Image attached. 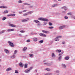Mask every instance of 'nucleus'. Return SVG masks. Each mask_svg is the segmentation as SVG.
<instances>
[{
    "instance_id": "obj_1",
    "label": "nucleus",
    "mask_w": 75,
    "mask_h": 75,
    "mask_svg": "<svg viewBox=\"0 0 75 75\" xmlns=\"http://www.w3.org/2000/svg\"><path fill=\"white\" fill-rule=\"evenodd\" d=\"M38 20H41L42 21H48V19L43 18H38Z\"/></svg>"
},
{
    "instance_id": "obj_2",
    "label": "nucleus",
    "mask_w": 75,
    "mask_h": 75,
    "mask_svg": "<svg viewBox=\"0 0 75 75\" xmlns=\"http://www.w3.org/2000/svg\"><path fill=\"white\" fill-rule=\"evenodd\" d=\"M33 69V67H30L28 69H26L24 71L25 73H28L29 72H30V71Z\"/></svg>"
},
{
    "instance_id": "obj_3",
    "label": "nucleus",
    "mask_w": 75,
    "mask_h": 75,
    "mask_svg": "<svg viewBox=\"0 0 75 75\" xmlns=\"http://www.w3.org/2000/svg\"><path fill=\"white\" fill-rule=\"evenodd\" d=\"M8 42L9 44V45L11 47H14V45L13 44V43L11 42L10 41H8Z\"/></svg>"
},
{
    "instance_id": "obj_4",
    "label": "nucleus",
    "mask_w": 75,
    "mask_h": 75,
    "mask_svg": "<svg viewBox=\"0 0 75 75\" xmlns=\"http://www.w3.org/2000/svg\"><path fill=\"white\" fill-rule=\"evenodd\" d=\"M30 20V19L28 18H27L26 19H24L23 20H22L21 21L22 22H25L26 21H28V20Z\"/></svg>"
},
{
    "instance_id": "obj_5",
    "label": "nucleus",
    "mask_w": 75,
    "mask_h": 75,
    "mask_svg": "<svg viewBox=\"0 0 75 75\" xmlns=\"http://www.w3.org/2000/svg\"><path fill=\"white\" fill-rule=\"evenodd\" d=\"M65 25L61 26L59 28V30H62V29H63V28H65Z\"/></svg>"
},
{
    "instance_id": "obj_6",
    "label": "nucleus",
    "mask_w": 75,
    "mask_h": 75,
    "mask_svg": "<svg viewBox=\"0 0 75 75\" xmlns=\"http://www.w3.org/2000/svg\"><path fill=\"white\" fill-rule=\"evenodd\" d=\"M39 35L40 36H42L43 37H46V35L44 34L40 33Z\"/></svg>"
},
{
    "instance_id": "obj_7",
    "label": "nucleus",
    "mask_w": 75,
    "mask_h": 75,
    "mask_svg": "<svg viewBox=\"0 0 75 75\" xmlns=\"http://www.w3.org/2000/svg\"><path fill=\"white\" fill-rule=\"evenodd\" d=\"M19 65L21 67H24V64L21 62L20 63Z\"/></svg>"
},
{
    "instance_id": "obj_8",
    "label": "nucleus",
    "mask_w": 75,
    "mask_h": 75,
    "mask_svg": "<svg viewBox=\"0 0 75 75\" xmlns=\"http://www.w3.org/2000/svg\"><path fill=\"white\" fill-rule=\"evenodd\" d=\"M61 9H64V10H68V8L67 6H64L61 8Z\"/></svg>"
},
{
    "instance_id": "obj_9",
    "label": "nucleus",
    "mask_w": 75,
    "mask_h": 75,
    "mask_svg": "<svg viewBox=\"0 0 75 75\" xmlns=\"http://www.w3.org/2000/svg\"><path fill=\"white\" fill-rule=\"evenodd\" d=\"M42 33H49V32H48V31H45L44 30H42Z\"/></svg>"
},
{
    "instance_id": "obj_10",
    "label": "nucleus",
    "mask_w": 75,
    "mask_h": 75,
    "mask_svg": "<svg viewBox=\"0 0 75 75\" xmlns=\"http://www.w3.org/2000/svg\"><path fill=\"white\" fill-rule=\"evenodd\" d=\"M33 22L34 23H38V24H39L40 23V21L37 20H35Z\"/></svg>"
},
{
    "instance_id": "obj_11",
    "label": "nucleus",
    "mask_w": 75,
    "mask_h": 75,
    "mask_svg": "<svg viewBox=\"0 0 75 75\" xmlns=\"http://www.w3.org/2000/svg\"><path fill=\"white\" fill-rule=\"evenodd\" d=\"M5 52L6 53V54H9V51H8V50L5 49L4 50Z\"/></svg>"
},
{
    "instance_id": "obj_12",
    "label": "nucleus",
    "mask_w": 75,
    "mask_h": 75,
    "mask_svg": "<svg viewBox=\"0 0 75 75\" xmlns=\"http://www.w3.org/2000/svg\"><path fill=\"white\" fill-rule=\"evenodd\" d=\"M14 30L13 29H7V31L8 32H9L10 31H14Z\"/></svg>"
},
{
    "instance_id": "obj_13",
    "label": "nucleus",
    "mask_w": 75,
    "mask_h": 75,
    "mask_svg": "<svg viewBox=\"0 0 75 75\" xmlns=\"http://www.w3.org/2000/svg\"><path fill=\"white\" fill-rule=\"evenodd\" d=\"M52 75V73L50 72L47 73L45 74V75Z\"/></svg>"
},
{
    "instance_id": "obj_14",
    "label": "nucleus",
    "mask_w": 75,
    "mask_h": 75,
    "mask_svg": "<svg viewBox=\"0 0 75 75\" xmlns=\"http://www.w3.org/2000/svg\"><path fill=\"white\" fill-rule=\"evenodd\" d=\"M58 4H53V5H52V7H55L56 6H58Z\"/></svg>"
},
{
    "instance_id": "obj_15",
    "label": "nucleus",
    "mask_w": 75,
    "mask_h": 75,
    "mask_svg": "<svg viewBox=\"0 0 75 75\" xmlns=\"http://www.w3.org/2000/svg\"><path fill=\"white\" fill-rule=\"evenodd\" d=\"M9 26L11 27H16V25L13 24H10Z\"/></svg>"
},
{
    "instance_id": "obj_16",
    "label": "nucleus",
    "mask_w": 75,
    "mask_h": 75,
    "mask_svg": "<svg viewBox=\"0 0 75 75\" xmlns=\"http://www.w3.org/2000/svg\"><path fill=\"white\" fill-rule=\"evenodd\" d=\"M7 8V7L4 6H0V8Z\"/></svg>"
},
{
    "instance_id": "obj_17",
    "label": "nucleus",
    "mask_w": 75,
    "mask_h": 75,
    "mask_svg": "<svg viewBox=\"0 0 75 75\" xmlns=\"http://www.w3.org/2000/svg\"><path fill=\"white\" fill-rule=\"evenodd\" d=\"M66 60H68L69 59V57H67L65 58H64Z\"/></svg>"
},
{
    "instance_id": "obj_18",
    "label": "nucleus",
    "mask_w": 75,
    "mask_h": 75,
    "mask_svg": "<svg viewBox=\"0 0 75 75\" xmlns=\"http://www.w3.org/2000/svg\"><path fill=\"white\" fill-rule=\"evenodd\" d=\"M52 57L54 58V57H55V54L53 53H52Z\"/></svg>"
},
{
    "instance_id": "obj_19",
    "label": "nucleus",
    "mask_w": 75,
    "mask_h": 75,
    "mask_svg": "<svg viewBox=\"0 0 75 75\" xmlns=\"http://www.w3.org/2000/svg\"><path fill=\"white\" fill-rule=\"evenodd\" d=\"M8 13V11L7 10H6L4 12H3V13L4 14H6L7 13Z\"/></svg>"
},
{
    "instance_id": "obj_20",
    "label": "nucleus",
    "mask_w": 75,
    "mask_h": 75,
    "mask_svg": "<svg viewBox=\"0 0 75 75\" xmlns=\"http://www.w3.org/2000/svg\"><path fill=\"white\" fill-rule=\"evenodd\" d=\"M11 70V68H9L7 69H6V71H10Z\"/></svg>"
},
{
    "instance_id": "obj_21",
    "label": "nucleus",
    "mask_w": 75,
    "mask_h": 75,
    "mask_svg": "<svg viewBox=\"0 0 75 75\" xmlns=\"http://www.w3.org/2000/svg\"><path fill=\"white\" fill-rule=\"evenodd\" d=\"M48 28H49V29H52L54 28V27L53 26H51V27H48Z\"/></svg>"
},
{
    "instance_id": "obj_22",
    "label": "nucleus",
    "mask_w": 75,
    "mask_h": 75,
    "mask_svg": "<svg viewBox=\"0 0 75 75\" xmlns=\"http://www.w3.org/2000/svg\"><path fill=\"white\" fill-rule=\"evenodd\" d=\"M56 52H61V50H56Z\"/></svg>"
},
{
    "instance_id": "obj_23",
    "label": "nucleus",
    "mask_w": 75,
    "mask_h": 75,
    "mask_svg": "<svg viewBox=\"0 0 75 75\" xmlns=\"http://www.w3.org/2000/svg\"><path fill=\"white\" fill-rule=\"evenodd\" d=\"M23 4L25 6H30V4L27 3H24Z\"/></svg>"
},
{
    "instance_id": "obj_24",
    "label": "nucleus",
    "mask_w": 75,
    "mask_h": 75,
    "mask_svg": "<svg viewBox=\"0 0 75 75\" xmlns=\"http://www.w3.org/2000/svg\"><path fill=\"white\" fill-rule=\"evenodd\" d=\"M62 67H64V68H66V65H65V64H62Z\"/></svg>"
},
{
    "instance_id": "obj_25",
    "label": "nucleus",
    "mask_w": 75,
    "mask_h": 75,
    "mask_svg": "<svg viewBox=\"0 0 75 75\" xmlns=\"http://www.w3.org/2000/svg\"><path fill=\"white\" fill-rule=\"evenodd\" d=\"M32 13H33V11H29L28 12V14H32Z\"/></svg>"
},
{
    "instance_id": "obj_26",
    "label": "nucleus",
    "mask_w": 75,
    "mask_h": 75,
    "mask_svg": "<svg viewBox=\"0 0 75 75\" xmlns=\"http://www.w3.org/2000/svg\"><path fill=\"white\" fill-rule=\"evenodd\" d=\"M6 19H7V18L6 17H4L2 18V21H4V20H5Z\"/></svg>"
},
{
    "instance_id": "obj_27",
    "label": "nucleus",
    "mask_w": 75,
    "mask_h": 75,
    "mask_svg": "<svg viewBox=\"0 0 75 75\" xmlns=\"http://www.w3.org/2000/svg\"><path fill=\"white\" fill-rule=\"evenodd\" d=\"M25 68H27V64H25V65L24 66Z\"/></svg>"
},
{
    "instance_id": "obj_28",
    "label": "nucleus",
    "mask_w": 75,
    "mask_h": 75,
    "mask_svg": "<svg viewBox=\"0 0 75 75\" xmlns=\"http://www.w3.org/2000/svg\"><path fill=\"white\" fill-rule=\"evenodd\" d=\"M55 41H59V39H58V37H57L55 39Z\"/></svg>"
},
{
    "instance_id": "obj_29",
    "label": "nucleus",
    "mask_w": 75,
    "mask_h": 75,
    "mask_svg": "<svg viewBox=\"0 0 75 75\" xmlns=\"http://www.w3.org/2000/svg\"><path fill=\"white\" fill-rule=\"evenodd\" d=\"M11 58L13 59L15 58H16V56L14 55H12L11 56Z\"/></svg>"
},
{
    "instance_id": "obj_30",
    "label": "nucleus",
    "mask_w": 75,
    "mask_h": 75,
    "mask_svg": "<svg viewBox=\"0 0 75 75\" xmlns=\"http://www.w3.org/2000/svg\"><path fill=\"white\" fill-rule=\"evenodd\" d=\"M29 55L30 57H33V54H29Z\"/></svg>"
},
{
    "instance_id": "obj_31",
    "label": "nucleus",
    "mask_w": 75,
    "mask_h": 75,
    "mask_svg": "<svg viewBox=\"0 0 75 75\" xmlns=\"http://www.w3.org/2000/svg\"><path fill=\"white\" fill-rule=\"evenodd\" d=\"M44 42L43 40H41L39 41V43L40 44H42Z\"/></svg>"
},
{
    "instance_id": "obj_32",
    "label": "nucleus",
    "mask_w": 75,
    "mask_h": 75,
    "mask_svg": "<svg viewBox=\"0 0 75 75\" xmlns=\"http://www.w3.org/2000/svg\"><path fill=\"white\" fill-rule=\"evenodd\" d=\"M27 49V47H25L24 48L23 51H25Z\"/></svg>"
},
{
    "instance_id": "obj_33",
    "label": "nucleus",
    "mask_w": 75,
    "mask_h": 75,
    "mask_svg": "<svg viewBox=\"0 0 75 75\" xmlns=\"http://www.w3.org/2000/svg\"><path fill=\"white\" fill-rule=\"evenodd\" d=\"M27 15H28V13L24 14L23 15V16H27Z\"/></svg>"
},
{
    "instance_id": "obj_34",
    "label": "nucleus",
    "mask_w": 75,
    "mask_h": 75,
    "mask_svg": "<svg viewBox=\"0 0 75 75\" xmlns=\"http://www.w3.org/2000/svg\"><path fill=\"white\" fill-rule=\"evenodd\" d=\"M49 25H50V26H51V25H52V23L51 22H49Z\"/></svg>"
},
{
    "instance_id": "obj_35",
    "label": "nucleus",
    "mask_w": 75,
    "mask_h": 75,
    "mask_svg": "<svg viewBox=\"0 0 75 75\" xmlns=\"http://www.w3.org/2000/svg\"><path fill=\"white\" fill-rule=\"evenodd\" d=\"M34 40V41H37V38H33Z\"/></svg>"
},
{
    "instance_id": "obj_36",
    "label": "nucleus",
    "mask_w": 75,
    "mask_h": 75,
    "mask_svg": "<svg viewBox=\"0 0 75 75\" xmlns=\"http://www.w3.org/2000/svg\"><path fill=\"white\" fill-rule=\"evenodd\" d=\"M59 61H61V56H60L59 57Z\"/></svg>"
},
{
    "instance_id": "obj_37",
    "label": "nucleus",
    "mask_w": 75,
    "mask_h": 75,
    "mask_svg": "<svg viewBox=\"0 0 75 75\" xmlns=\"http://www.w3.org/2000/svg\"><path fill=\"white\" fill-rule=\"evenodd\" d=\"M68 15H69V16H71L72 15V13H67Z\"/></svg>"
},
{
    "instance_id": "obj_38",
    "label": "nucleus",
    "mask_w": 75,
    "mask_h": 75,
    "mask_svg": "<svg viewBox=\"0 0 75 75\" xmlns=\"http://www.w3.org/2000/svg\"><path fill=\"white\" fill-rule=\"evenodd\" d=\"M5 31V30H2L1 32H0V34H1V33H4V32Z\"/></svg>"
},
{
    "instance_id": "obj_39",
    "label": "nucleus",
    "mask_w": 75,
    "mask_h": 75,
    "mask_svg": "<svg viewBox=\"0 0 75 75\" xmlns=\"http://www.w3.org/2000/svg\"><path fill=\"white\" fill-rule=\"evenodd\" d=\"M18 70H16L15 71V73H16V74H17V73H18Z\"/></svg>"
},
{
    "instance_id": "obj_40",
    "label": "nucleus",
    "mask_w": 75,
    "mask_h": 75,
    "mask_svg": "<svg viewBox=\"0 0 75 75\" xmlns=\"http://www.w3.org/2000/svg\"><path fill=\"white\" fill-rule=\"evenodd\" d=\"M46 69L47 71H50V69L48 68H47Z\"/></svg>"
},
{
    "instance_id": "obj_41",
    "label": "nucleus",
    "mask_w": 75,
    "mask_h": 75,
    "mask_svg": "<svg viewBox=\"0 0 75 75\" xmlns=\"http://www.w3.org/2000/svg\"><path fill=\"white\" fill-rule=\"evenodd\" d=\"M50 63H47V66H50Z\"/></svg>"
},
{
    "instance_id": "obj_42",
    "label": "nucleus",
    "mask_w": 75,
    "mask_h": 75,
    "mask_svg": "<svg viewBox=\"0 0 75 75\" xmlns=\"http://www.w3.org/2000/svg\"><path fill=\"white\" fill-rule=\"evenodd\" d=\"M26 42H30V40H26Z\"/></svg>"
},
{
    "instance_id": "obj_43",
    "label": "nucleus",
    "mask_w": 75,
    "mask_h": 75,
    "mask_svg": "<svg viewBox=\"0 0 75 75\" xmlns=\"http://www.w3.org/2000/svg\"><path fill=\"white\" fill-rule=\"evenodd\" d=\"M21 33H24V31L23 30H21V31H20Z\"/></svg>"
},
{
    "instance_id": "obj_44",
    "label": "nucleus",
    "mask_w": 75,
    "mask_h": 75,
    "mask_svg": "<svg viewBox=\"0 0 75 75\" xmlns=\"http://www.w3.org/2000/svg\"><path fill=\"white\" fill-rule=\"evenodd\" d=\"M14 54H17V50H15L14 52Z\"/></svg>"
},
{
    "instance_id": "obj_45",
    "label": "nucleus",
    "mask_w": 75,
    "mask_h": 75,
    "mask_svg": "<svg viewBox=\"0 0 75 75\" xmlns=\"http://www.w3.org/2000/svg\"><path fill=\"white\" fill-rule=\"evenodd\" d=\"M54 72H55L56 73H59V71H54Z\"/></svg>"
},
{
    "instance_id": "obj_46",
    "label": "nucleus",
    "mask_w": 75,
    "mask_h": 75,
    "mask_svg": "<svg viewBox=\"0 0 75 75\" xmlns=\"http://www.w3.org/2000/svg\"><path fill=\"white\" fill-rule=\"evenodd\" d=\"M18 3H22V1L21 0H20L18 1Z\"/></svg>"
},
{
    "instance_id": "obj_47",
    "label": "nucleus",
    "mask_w": 75,
    "mask_h": 75,
    "mask_svg": "<svg viewBox=\"0 0 75 75\" xmlns=\"http://www.w3.org/2000/svg\"><path fill=\"white\" fill-rule=\"evenodd\" d=\"M47 24V23L45 22V23L44 24V25H45Z\"/></svg>"
},
{
    "instance_id": "obj_48",
    "label": "nucleus",
    "mask_w": 75,
    "mask_h": 75,
    "mask_svg": "<svg viewBox=\"0 0 75 75\" xmlns=\"http://www.w3.org/2000/svg\"><path fill=\"white\" fill-rule=\"evenodd\" d=\"M11 16H12L13 17H14V16H15V14H11Z\"/></svg>"
},
{
    "instance_id": "obj_49",
    "label": "nucleus",
    "mask_w": 75,
    "mask_h": 75,
    "mask_svg": "<svg viewBox=\"0 0 75 75\" xmlns=\"http://www.w3.org/2000/svg\"><path fill=\"white\" fill-rule=\"evenodd\" d=\"M64 18H65V19H68V17L67 16H65L64 17Z\"/></svg>"
},
{
    "instance_id": "obj_50",
    "label": "nucleus",
    "mask_w": 75,
    "mask_h": 75,
    "mask_svg": "<svg viewBox=\"0 0 75 75\" xmlns=\"http://www.w3.org/2000/svg\"><path fill=\"white\" fill-rule=\"evenodd\" d=\"M7 17L11 16V14L8 15H7Z\"/></svg>"
},
{
    "instance_id": "obj_51",
    "label": "nucleus",
    "mask_w": 75,
    "mask_h": 75,
    "mask_svg": "<svg viewBox=\"0 0 75 75\" xmlns=\"http://www.w3.org/2000/svg\"><path fill=\"white\" fill-rule=\"evenodd\" d=\"M27 11V10H23V12H26Z\"/></svg>"
},
{
    "instance_id": "obj_52",
    "label": "nucleus",
    "mask_w": 75,
    "mask_h": 75,
    "mask_svg": "<svg viewBox=\"0 0 75 75\" xmlns=\"http://www.w3.org/2000/svg\"><path fill=\"white\" fill-rule=\"evenodd\" d=\"M65 42L63 41L62 42V44H64Z\"/></svg>"
},
{
    "instance_id": "obj_53",
    "label": "nucleus",
    "mask_w": 75,
    "mask_h": 75,
    "mask_svg": "<svg viewBox=\"0 0 75 75\" xmlns=\"http://www.w3.org/2000/svg\"><path fill=\"white\" fill-rule=\"evenodd\" d=\"M62 55L63 54H64V52H62L60 53Z\"/></svg>"
},
{
    "instance_id": "obj_54",
    "label": "nucleus",
    "mask_w": 75,
    "mask_h": 75,
    "mask_svg": "<svg viewBox=\"0 0 75 75\" xmlns=\"http://www.w3.org/2000/svg\"><path fill=\"white\" fill-rule=\"evenodd\" d=\"M72 18H74V19H75V16H72Z\"/></svg>"
},
{
    "instance_id": "obj_55",
    "label": "nucleus",
    "mask_w": 75,
    "mask_h": 75,
    "mask_svg": "<svg viewBox=\"0 0 75 75\" xmlns=\"http://www.w3.org/2000/svg\"><path fill=\"white\" fill-rule=\"evenodd\" d=\"M44 64H45V65H47V63H44Z\"/></svg>"
},
{
    "instance_id": "obj_56",
    "label": "nucleus",
    "mask_w": 75,
    "mask_h": 75,
    "mask_svg": "<svg viewBox=\"0 0 75 75\" xmlns=\"http://www.w3.org/2000/svg\"><path fill=\"white\" fill-rule=\"evenodd\" d=\"M62 54L61 53H59V56H60Z\"/></svg>"
},
{
    "instance_id": "obj_57",
    "label": "nucleus",
    "mask_w": 75,
    "mask_h": 75,
    "mask_svg": "<svg viewBox=\"0 0 75 75\" xmlns=\"http://www.w3.org/2000/svg\"><path fill=\"white\" fill-rule=\"evenodd\" d=\"M19 14H22V12H19Z\"/></svg>"
},
{
    "instance_id": "obj_58",
    "label": "nucleus",
    "mask_w": 75,
    "mask_h": 75,
    "mask_svg": "<svg viewBox=\"0 0 75 75\" xmlns=\"http://www.w3.org/2000/svg\"><path fill=\"white\" fill-rule=\"evenodd\" d=\"M57 37H58V38H61V36H58Z\"/></svg>"
},
{
    "instance_id": "obj_59",
    "label": "nucleus",
    "mask_w": 75,
    "mask_h": 75,
    "mask_svg": "<svg viewBox=\"0 0 75 75\" xmlns=\"http://www.w3.org/2000/svg\"><path fill=\"white\" fill-rule=\"evenodd\" d=\"M32 7H33V6H29V8H32Z\"/></svg>"
},
{
    "instance_id": "obj_60",
    "label": "nucleus",
    "mask_w": 75,
    "mask_h": 75,
    "mask_svg": "<svg viewBox=\"0 0 75 75\" xmlns=\"http://www.w3.org/2000/svg\"><path fill=\"white\" fill-rule=\"evenodd\" d=\"M53 43V42H51L50 43V44H52V43Z\"/></svg>"
},
{
    "instance_id": "obj_61",
    "label": "nucleus",
    "mask_w": 75,
    "mask_h": 75,
    "mask_svg": "<svg viewBox=\"0 0 75 75\" xmlns=\"http://www.w3.org/2000/svg\"><path fill=\"white\" fill-rule=\"evenodd\" d=\"M35 72H37V70H35Z\"/></svg>"
},
{
    "instance_id": "obj_62",
    "label": "nucleus",
    "mask_w": 75,
    "mask_h": 75,
    "mask_svg": "<svg viewBox=\"0 0 75 75\" xmlns=\"http://www.w3.org/2000/svg\"><path fill=\"white\" fill-rule=\"evenodd\" d=\"M62 13H65V11H62Z\"/></svg>"
},
{
    "instance_id": "obj_63",
    "label": "nucleus",
    "mask_w": 75,
    "mask_h": 75,
    "mask_svg": "<svg viewBox=\"0 0 75 75\" xmlns=\"http://www.w3.org/2000/svg\"><path fill=\"white\" fill-rule=\"evenodd\" d=\"M19 35L20 36H21V35L19 34Z\"/></svg>"
},
{
    "instance_id": "obj_64",
    "label": "nucleus",
    "mask_w": 75,
    "mask_h": 75,
    "mask_svg": "<svg viewBox=\"0 0 75 75\" xmlns=\"http://www.w3.org/2000/svg\"><path fill=\"white\" fill-rule=\"evenodd\" d=\"M31 34H33V33H31Z\"/></svg>"
}]
</instances>
